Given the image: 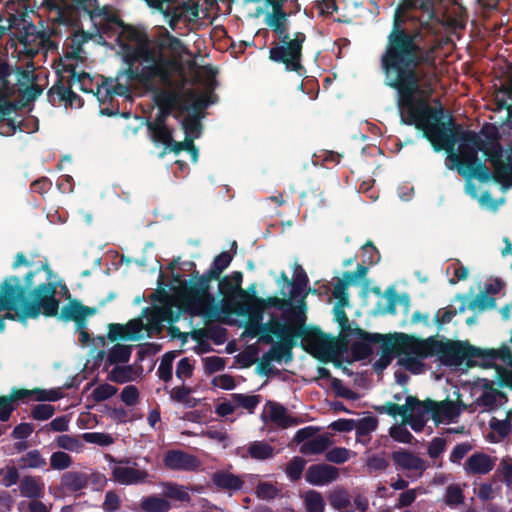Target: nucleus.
I'll return each instance as SVG.
<instances>
[{
  "label": "nucleus",
  "mask_w": 512,
  "mask_h": 512,
  "mask_svg": "<svg viewBox=\"0 0 512 512\" xmlns=\"http://www.w3.org/2000/svg\"><path fill=\"white\" fill-rule=\"evenodd\" d=\"M396 41L384 57L383 73L384 84L396 92L401 122L422 131L435 151H452L459 142V154L454 157L457 171L471 167L483 149V139L455 124L452 117L447 123L443 121L444 109L429 104L434 88L427 74L417 69V46L405 36Z\"/></svg>",
  "instance_id": "nucleus-1"
},
{
  "label": "nucleus",
  "mask_w": 512,
  "mask_h": 512,
  "mask_svg": "<svg viewBox=\"0 0 512 512\" xmlns=\"http://www.w3.org/2000/svg\"><path fill=\"white\" fill-rule=\"evenodd\" d=\"M165 50H170L173 54L184 50L183 42L167 30L153 45L143 41L134 46H126L123 58L127 64L124 74L128 80L147 86L158 79L162 84L170 85L173 72L180 64L175 57L166 56Z\"/></svg>",
  "instance_id": "nucleus-2"
},
{
  "label": "nucleus",
  "mask_w": 512,
  "mask_h": 512,
  "mask_svg": "<svg viewBox=\"0 0 512 512\" xmlns=\"http://www.w3.org/2000/svg\"><path fill=\"white\" fill-rule=\"evenodd\" d=\"M232 259L229 252L223 251L214 258L204 274L199 275L198 271H193L188 281L180 282V299L185 311L194 316L211 317L215 314V297L210 292V283L219 280Z\"/></svg>",
  "instance_id": "nucleus-3"
},
{
  "label": "nucleus",
  "mask_w": 512,
  "mask_h": 512,
  "mask_svg": "<svg viewBox=\"0 0 512 512\" xmlns=\"http://www.w3.org/2000/svg\"><path fill=\"white\" fill-rule=\"evenodd\" d=\"M412 9H419L422 11L423 15H426V20L424 22L420 21L421 25H427L428 22L433 19L438 20V16L434 9V0H402V3L395 9L392 29L387 36V43L380 58L382 70L383 60L389 48L397 42V39L403 36L410 38L414 45L417 46L415 50L418 61L417 69H419V66L424 62L423 48L420 43L423 38L421 28L418 26L413 28L407 26V22L410 19L414 21V17H410L407 14V11Z\"/></svg>",
  "instance_id": "nucleus-4"
},
{
  "label": "nucleus",
  "mask_w": 512,
  "mask_h": 512,
  "mask_svg": "<svg viewBox=\"0 0 512 512\" xmlns=\"http://www.w3.org/2000/svg\"><path fill=\"white\" fill-rule=\"evenodd\" d=\"M305 304L298 308H291L286 311L283 316L286 322L280 321L276 317H272L267 323H260L256 328H249L252 337L260 335L259 340L265 344H272L274 336L278 339L285 337H301L302 348H306V344L311 338L316 326H306Z\"/></svg>",
  "instance_id": "nucleus-5"
},
{
  "label": "nucleus",
  "mask_w": 512,
  "mask_h": 512,
  "mask_svg": "<svg viewBox=\"0 0 512 512\" xmlns=\"http://www.w3.org/2000/svg\"><path fill=\"white\" fill-rule=\"evenodd\" d=\"M377 410L388 416H459L461 412L458 402L448 397L436 401L431 398L420 400L413 395H408L403 405L387 402Z\"/></svg>",
  "instance_id": "nucleus-6"
},
{
  "label": "nucleus",
  "mask_w": 512,
  "mask_h": 512,
  "mask_svg": "<svg viewBox=\"0 0 512 512\" xmlns=\"http://www.w3.org/2000/svg\"><path fill=\"white\" fill-rule=\"evenodd\" d=\"M388 336L394 344L397 355L405 356L400 363L410 371L415 372V368L422 366L421 359L434 356L436 340L434 336L422 339L402 332H395Z\"/></svg>",
  "instance_id": "nucleus-7"
},
{
  "label": "nucleus",
  "mask_w": 512,
  "mask_h": 512,
  "mask_svg": "<svg viewBox=\"0 0 512 512\" xmlns=\"http://www.w3.org/2000/svg\"><path fill=\"white\" fill-rule=\"evenodd\" d=\"M306 34L295 32L293 37H282L278 42H273L269 49V60L284 65L285 71L294 72L299 77L306 75V69L302 64L303 45Z\"/></svg>",
  "instance_id": "nucleus-8"
},
{
  "label": "nucleus",
  "mask_w": 512,
  "mask_h": 512,
  "mask_svg": "<svg viewBox=\"0 0 512 512\" xmlns=\"http://www.w3.org/2000/svg\"><path fill=\"white\" fill-rule=\"evenodd\" d=\"M57 284L55 282L40 283L36 285L30 292L29 297L31 301L27 300L24 295V300L19 304H25L26 316L31 319H36L43 314L45 317H56L59 311L60 301L56 298Z\"/></svg>",
  "instance_id": "nucleus-9"
},
{
  "label": "nucleus",
  "mask_w": 512,
  "mask_h": 512,
  "mask_svg": "<svg viewBox=\"0 0 512 512\" xmlns=\"http://www.w3.org/2000/svg\"><path fill=\"white\" fill-rule=\"evenodd\" d=\"M7 22L17 32L19 42L29 53H37V50L31 47L32 45L46 47L52 44L50 36L45 31L37 29L27 11L9 14Z\"/></svg>",
  "instance_id": "nucleus-10"
},
{
  "label": "nucleus",
  "mask_w": 512,
  "mask_h": 512,
  "mask_svg": "<svg viewBox=\"0 0 512 512\" xmlns=\"http://www.w3.org/2000/svg\"><path fill=\"white\" fill-rule=\"evenodd\" d=\"M62 396L63 392L61 388H34L32 390L13 388L9 395L0 396V416H11V414L19 405V402H51L61 399Z\"/></svg>",
  "instance_id": "nucleus-11"
},
{
  "label": "nucleus",
  "mask_w": 512,
  "mask_h": 512,
  "mask_svg": "<svg viewBox=\"0 0 512 512\" xmlns=\"http://www.w3.org/2000/svg\"><path fill=\"white\" fill-rule=\"evenodd\" d=\"M476 352L477 347L466 341L435 340L434 355L446 366H459L466 361L468 367H474L477 365V360H474Z\"/></svg>",
  "instance_id": "nucleus-12"
},
{
  "label": "nucleus",
  "mask_w": 512,
  "mask_h": 512,
  "mask_svg": "<svg viewBox=\"0 0 512 512\" xmlns=\"http://www.w3.org/2000/svg\"><path fill=\"white\" fill-rule=\"evenodd\" d=\"M146 87L153 92V100L158 107L154 121L147 122V126H167V118L174 110L184 112L187 109L183 103L185 95L181 91L159 88L154 82Z\"/></svg>",
  "instance_id": "nucleus-13"
},
{
  "label": "nucleus",
  "mask_w": 512,
  "mask_h": 512,
  "mask_svg": "<svg viewBox=\"0 0 512 512\" xmlns=\"http://www.w3.org/2000/svg\"><path fill=\"white\" fill-rule=\"evenodd\" d=\"M307 352L323 363H333L336 368L341 369L342 360L339 358L340 344L339 340L329 334L324 333L319 327H315L311 338H309L306 348Z\"/></svg>",
  "instance_id": "nucleus-14"
},
{
  "label": "nucleus",
  "mask_w": 512,
  "mask_h": 512,
  "mask_svg": "<svg viewBox=\"0 0 512 512\" xmlns=\"http://www.w3.org/2000/svg\"><path fill=\"white\" fill-rule=\"evenodd\" d=\"M75 7L87 13L99 30L107 32L111 26H121L123 20L109 6L100 7L97 0H72Z\"/></svg>",
  "instance_id": "nucleus-15"
},
{
  "label": "nucleus",
  "mask_w": 512,
  "mask_h": 512,
  "mask_svg": "<svg viewBox=\"0 0 512 512\" xmlns=\"http://www.w3.org/2000/svg\"><path fill=\"white\" fill-rule=\"evenodd\" d=\"M24 300V289L18 276H8L0 285V311L16 309Z\"/></svg>",
  "instance_id": "nucleus-16"
},
{
  "label": "nucleus",
  "mask_w": 512,
  "mask_h": 512,
  "mask_svg": "<svg viewBox=\"0 0 512 512\" xmlns=\"http://www.w3.org/2000/svg\"><path fill=\"white\" fill-rule=\"evenodd\" d=\"M359 338L351 346V356L353 361H362L367 359L373 353L372 344H380L385 334L371 333L360 327L353 329V333Z\"/></svg>",
  "instance_id": "nucleus-17"
},
{
  "label": "nucleus",
  "mask_w": 512,
  "mask_h": 512,
  "mask_svg": "<svg viewBox=\"0 0 512 512\" xmlns=\"http://www.w3.org/2000/svg\"><path fill=\"white\" fill-rule=\"evenodd\" d=\"M339 478V469L329 464H313L305 472V480L313 486H326Z\"/></svg>",
  "instance_id": "nucleus-18"
},
{
  "label": "nucleus",
  "mask_w": 512,
  "mask_h": 512,
  "mask_svg": "<svg viewBox=\"0 0 512 512\" xmlns=\"http://www.w3.org/2000/svg\"><path fill=\"white\" fill-rule=\"evenodd\" d=\"M477 350L478 352L474 355V359H479L476 366L492 368L498 360L506 365H512V351L506 344H502L499 349H482L477 347Z\"/></svg>",
  "instance_id": "nucleus-19"
},
{
  "label": "nucleus",
  "mask_w": 512,
  "mask_h": 512,
  "mask_svg": "<svg viewBox=\"0 0 512 512\" xmlns=\"http://www.w3.org/2000/svg\"><path fill=\"white\" fill-rule=\"evenodd\" d=\"M149 474L146 470L136 468L134 466H127L118 463L112 467V479L121 485H136L146 482Z\"/></svg>",
  "instance_id": "nucleus-20"
},
{
  "label": "nucleus",
  "mask_w": 512,
  "mask_h": 512,
  "mask_svg": "<svg viewBox=\"0 0 512 512\" xmlns=\"http://www.w3.org/2000/svg\"><path fill=\"white\" fill-rule=\"evenodd\" d=\"M164 465L171 470L195 471L201 462L196 456L180 450L168 451L163 459Z\"/></svg>",
  "instance_id": "nucleus-21"
},
{
  "label": "nucleus",
  "mask_w": 512,
  "mask_h": 512,
  "mask_svg": "<svg viewBox=\"0 0 512 512\" xmlns=\"http://www.w3.org/2000/svg\"><path fill=\"white\" fill-rule=\"evenodd\" d=\"M62 289L68 294L67 298L69 302L61 308L60 312L58 311L56 317L60 320L70 322L75 321L81 316H93L96 314L97 309L95 307L85 306L77 299H70L71 295L66 285H63Z\"/></svg>",
  "instance_id": "nucleus-22"
},
{
  "label": "nucleus",
  "mask_w": 512,
  "mask_h": 512,
  "mask_svg": "<svg viewBox=\"0 0 512 512\" xmlns=\"http://www.w3.org/2000/svg\"><path fill=\"white\" fill-rule=\"evenodd\" d=\"M392 459L397 468L417 472L418 475H422L427 468V464L423 459L407 450L394 451Z\"/></svg>",
  "instance_id": "nucleus-23"
},
{
  "label": "nucleus",
  "mask_w": 512,
  "mask_h": 512,
  "mask_svg": "<svg viewBox=\"0 0 512 512\" xmlns=\"http://www.w3.org/2000/svg\"><path fill=\"white\" fill-rule=\"evenodd\" d=\"M212 483L222 491L233 493L240 491L245 483L244 477L232 473L230 470H218L211 476Z\"/></svg>",
  "instance_id": "nucleus-24"
},
{
  "label": "nucleus",
  "mask_w": 512,
  "mask_h": 512,
  "mask_svg": "<svg viewBox=\"0 0 512 512\" xmlns=\"http://www.w3.org/2000/svg\"><path fill=\"white\" fill-rule=\"evenodd\" d=\"M299 338L300 337L291 336L279 339V341L273 344L270 350L266 352L268 359L278 363L281 361L285 363L291 362L293 359V348L297 345Z\"/></svg>",
  "instance_id": "nucleus-25"
},
{
  "label": "nucleus",
  "mask_w": 512,
  "mask_h": 512,
  "mask_svg": "<svg viewBox=\"0 0 512 512\" xmlns=\"http://www.w3.org/2000/svg\"><path fill=\"white\" fill-rule=\"evenodd\" d=\"M44 483L39 476L27 475L19 484V491L23 497L39 499L44 495Z\"/></svg>",
  "instance_id": "nucleus-26"
},
{
  "label": "nucleus",
  "mask_w": 512,
  "mask_h": 512,
  "mask_svg": "<svg viewBox=\"0 0 512 512\" xmlns=\"http://www.w3.org/2000/svg\"><path fill=\"white\" fill-rule=\"evenodd\" d=\"M494 460L483 453H477L470 456L465 464V469L472 474H486L494 467Z\"/></svg>",
  "instance_id": "nucleus-27"
},
{
  "label": "nucleus",
  "mask_w": 512,
  "mask_h": 512,
  "mask_svg": "<svg viewBox=\"0 0 512 512\" xmlns=\"http://www.w3.org/2000/svg\"><path fill=\"white\" fill-rule=\"evenodd\" d=\"M380 349V358L373 364L376 373L383 372L391 364L394 356L397 355L394 344L388 334H385L384 339L380 342Z\"/></svg>",
  "instance_id": "nucleus-28"
},
{
  "label": "nucleus",
  "mask_w": 512,
  "mask_h": 512,
  "mask_svg": "<svg viewBox=\"0 0 512 512\" xmlns=\"http://www.w3.org/2000/svg\"><path fill=\"white\" fill-rule=\"evenodd\" d=\"M243 273L233 271L230 275L219 278L218 290L223 297H232L241 288Z\"/></svg>",
  "instance_id": "nucleus-29"
},
{
  "label": "nucleus",
  "mask_w": 512,
  "mask_h": 512,
  "mask_svg": "<svg viewBox=\"0 0 512 512\" xmlns=\"http://www.w3.org/2000/svg\"><path fill=\"white\" fill-rule=\"evenodd\" d=\"M147 129L151 133L152 141L157 145L164 146L161 156L167 154L174 142L172 130L168 126H147Z\"/></svg>",
  "instance_id": "nucleus-30"
},
{
  "label": "nucleus",
  "mask_w": 512,
  "mask_h": 512,
  "mask_svg": "<svg viewBox=\"0 0 512 512\" xmlns=\"http://www.w3.org/2000/svg\"><path fill=\"white\" fill-rule=\"evenodd\" d=\"M246 453L247 454H241V457L246 458L249 456L259 461L273 458L276 454L274 447L264 441H254L250 443L246 448Z\"/></svg>",
  "instance_id": "nucleus-31"
},
{
  "label": "nucleus",
  "mask_w": 512,
  "mask_h": 512,
  "mask_svg": "<svg viewBox=\"0 0 512 512\" xmlns=\"http://www.w3.org/2000/svg\"><path fill=\"white\" fill-rule=\"evenodd\" d=\"M385 296L388 299L387 307L385 310L386 313L395 315L397 312V304L403 307L405 313H408L411 303L409 294L403 293L401 295H398L395 288L393 286H390L386 289Z\"/></svg>",
  "instance_id": "nucleus-32"
},
{
  "label": "nucleus",
  "mask_w": 512,
  "mask_h": 512,
  "mask_svg": "<svg viewBox=\"0 0 512 512\" xmlns=\"http://www.w3.org/2000/svg\"><path fill=\"white\" fill-rule=\"evenodd\" d=\"M376 422L374 418H365L358 426L354 425V422L350 419H339L331 424L334 430L345 432L350 431L354 428L357 429L358 434H366L375 428Z\"/></svg>",
  "instance_id": "nucleus-33"
},
{
  "label": "nucleus",
  "mask_w": 512,
  "mask_h": 512,
  "mask_svg": "<svg viewBox=\"0 0 512 512\" xmlns=\"http://www.w3.org/2000/svg\"><path fill=\"white\" fill-rule=\"evenodd\" d=\"M70 88H72V81L68 79L67 85H65L62 76H59V79L47 92L49 103L53 106L60 105L63 102L66 104Z\"/></svg>",
  "instance_id": "nucleus-34"
},
{
  "label": "nucleus",
  "mask_w": 512,
  "mask_h": 512,
  "mask_svg": "<svg viewBox=\"0 0 512 512\" xmlns=\"http://www.w3.org/2000/svg\"><path fill=\"white\" fill-rule=\"evenodd\" d=\"M331 444L332 441L328 434L319 435L305 441L300 447V452L305 455H317L326 451Z\"/></svg>",
  "instance_id": "nucleus-35"
},
{
  "label": "nucleus",
  "mask_w": 512,
  "mask_h": 512,
  "mask_svg": "<svg viewBox=\"0 0 512 512\" xmlns=\"http://www.w3.org/2000/svg\"><path fill=\"white\" fill-rule=\"evenodd\" d=\"M458 173L467 179L476 178L480 182H488L492 179V174L488 167L479 161L476 160L471 167L468 168H459Z\"/></svg>",
  "instance_id": "nucleus-36"
},
{
  "label": "nucleus",
  "mask_w": 512,
  "mask_h": 512,
  "mask_svg": "<svg viewBox=\"0 0 512 512\" xmlns=\"http://www.w3.org/2000/svg\"><path fill=\"white\" fill-rule=\"evenodd\" d=\"M132 353V345L115 344L107 353L106 363L108 365H117L127 363Z\"/></svg>",
  "instance_id": "nucleus-37"
},
{
  "label": "nucleus",
  "mask_w": 512,
  "mask_h": 512,
  "mask_svg": "<svg viewBox=\"0 0 512 512\" xmlns=\"http://www.w3.org/2000/svg\"><path fill=\"white\" fill-rule=\"evenodd\" d=\"M88 483V475L81 472H67L62 476L61 484L69 491H79L86 487Z\"/></svg>",
  "instance_id": "nucleus-38"
},
{
  "label": "nucleus",
  "mask_w": 512,
  "mask_h": 512,
  "mask_svg": "<svg viewBox=\"0 0 512 512\" xmlns=\"http://www.w3.org/2000/svg\"><path fill=\"white\" fill-rule=\"evenodd\" d=\"M329 503L334 510L342 512H354L350 497L346 490L335 489L329 494Z\"/></svg>",
  "instance_id": "nucleus-39"
},
{
  "label": "nucleus",
  "mask_w": 512,
  "mask_h": 512,
  "mask_svg": "<svg viewBox=\"0 0 512 512\" xmlns=\"http://www.w3.org/2000/svg\"><path fill=\"white\" fill-rule=\"evenodd\" d=\"M64 71L70 73L69 80L72 81V86L75 83H78L81 91H83L85 93H89V92L94 93L93 89L91 87H89L92 85V82H93V79L90 76V74H88L85 71L77 72L76 67L74 65L65 66Z\"/></svg>",
  "instance_id": "nucleus-40"
},
{
  "label": "nucleus",
  "mask_w": 512,
  "mask_h": 512,
  "mask_svg": "<svg viewBox=\"0 0 512 512\" xmlns=\"http://www.w3.org/2000/svg\"><path fill=\"white\" fill-rule=\"evenodd\" d=\"M140 506L145 512H168L171 509L170 502L158 495L144 497Z\"/></svg>",
  "instance_id": "nucleus-41"
},
{
  "label": "nucleus",
  "mask_w": 512,
  "mask_h": 512,
  "mask_svg": "<svg viewBox=\"0 0 512 512\" xmlns=\"http://www.w3.org/2000/svg\"><path fill=\"white\" fill-rule=\"evenodd\" d=\"M308 283L309 279L307 273L305 272L301 265L296 263L294 265L293 278L289 282V285L292 286V290L290 293L291 298H296L298 295H300L308 286Z\"/></svg>",
  "instance_id": "nucleus-42"
},
{
  "label": "nucleus",
  "mask_w": 512,
  "mask_h": 512,
  "mask_svg": "<svg viewBox=\"0 0 512 512\" xmlns=\"http://www.w3.org/2000/svg\"><path fill=\"white\" fill-rule=\"evenodd\" d=\"M303 501L307 512H324L325 501L320 492L308 490L303 495Z\"/></svg>",
  "instance_id": "nucleus-43"
},
{
  "label": "nucleus",
  "mask_w": 512,
  "mask_h": 512,
  "mask_svg": "<svg viewBox=\"0 0 512 512\" xmlns=\"http://www.w3.org/2000/svg\"><path fill=\"white\" fill-rule=\"evenodd\" d=\"M265 311V306L259 304L258 302H253L250 305H246V308H242L238 310V315H246L250 320L249 328H256L263 319V314Z\"/></svg>",
  "instance_id": "nucleus-44"
},
{
  "label": "nucleus",
  "mask_w": 512,
  "mask_h": 512,
  "mask_svg": "<svg viewBox=\"0 0 512 512\" xmlns=\"http://www.w3.org/2000/svg\"><path fill=\"white\" fill-rule=\"evenodd\" d=\"M21 468L41 469L46 465V459L41 455L38 450H31L19 459Z\"/></svg>",
  "instance_id": "nucleus-45"
},
{
  "label": "nucleus",
  "mask_w": 512,
  "mask_h": 512,
  "mask_svg": "<svg viewBox=\"0 0 512 512\" xmlns=\"http://www.w3.org/2000/svg\"><path fill=\"white\" fill-rule=\"evenodd\" d=\"M102 90L105 91V98L107 96L118 95V96H126L129 92V86L121 83H113V81H104L101 86H97V91L95 95L101 100Z\"/></svg>",
  "instance_id": "nucleus-46"
},
{
  "label": "nucleus",
  "mask_w": 512,
  "mask_h": 512,
  "mask_svg": "<svg viewBox=\"0 0 512 512\" xmlns=\"http://www.w3.org/2000/svg\"><path fill=\"white\" fill-rule=\"evenodd\" d=\"M231 399L236 407L245 408L250 414L254 412V409L261 402L260 395H246L235 393L231 395Z\"/></svg>",
  "instance_id": "nucleus-47"
},
{
  "label": "nucleus",
  "mask_w": 512,
  "mask_h": 512,
  "mask_svg": "<svg viewBox=\"0 0 512 512\" xmlns=\"http://www.w3.org/2000/svg\"><path fill=\"white\" fill-rule=\"evenodd\" d=\"M425 490L422 487L410 488L402 491L396 500L395 508L398 509H407L410 507L415 501L418 495L424 494Z\"/></svg>",
  "instance_id": "nucleus-48"
},
{
  "label": "nucleus",
  "mask_w": 512,
  "mask_h": 512,
  "mask_svg": "<svg viewBox=\"0 0 512 512\" xmlns=\"http://www.w3.org/2000/svg\"><path fill=\"white\" fill-rule=\"evenodd\" d=\"M175 357L176 354L174 351L166 352L162 356L160 365L157 370V375L164 382H168L172 379L173 361Z\"/></svg>",
  "instance_id": "nucleus-49"
},
{
  "label": "nucleus",
  "mask_w": 512,
  "mask_h": 512,
  "mask_svg": "<svg viewBox=\"0 0 512 512\" xmlns=\"http://www.w3.org/2000/svg\"><path fill=\"white\" fill-rule=\"evenodd\" d=\"M490 427L492 429V433L489 434L490 440L492 442H498L509 433L511 423L509 418L502 420L494 419L490 422Z\"/></svg>",
  "instance_id": "nucleus-50"
},
{
  "label": "nucleus",
  "mask_w": 512,
  "mask_h": 512,
  "mask_svg": "<svg viewBox=\"0 0 512 512\" xmlns=\"http://www.w3.org/2000/svg\"><path fill=\"white\" fill-rule=\"evenodd\" d=\"M182 127L185 132V138H198L201 134L202 124L200 115H189L182 121Z\"/></svg>",
  "instance_id": "nucleus-51"
},
{
  "label": "nucleus",
  "mask_w": 512,
  "mask_h": 512,
  "mask_svg": "<svg viewBox=\"0 0 512 512\" xmlns=\"http://www.w3.org/2000/svg\"><path fill=\"white\" fill-rule=\"evenodd\" d=\"M306 461L298 456L293 457L285 468V474L291 481H298L305 469Z\"/></svg>",
  "instance_id": "nucleus-52"
},
{
  "label": "nucleus",
  "mask_w": 512,
  "mask_h": 512,
  "mask_svg": "<svg viewBox=\"0 0 512 512\" xmlns=\"http://www.w3.org/2000/svg\"><path fill=\"white\" fill-rule=\"evenodd\" d=\"M134 369L131 365L115 366L109 373L108 379L114 383H126L133 380Z\"/></svg>",
  "instance_id": "nucleus-53"
},
{
  "label": "nucleus",
  "mask_w": 512,
  "mask_h": 512,
  "mask_svg": "<svg viewBox=\"0 0 512 512\" xmlns=\"http://www.w3.org/2000/svg\"><path fill=\"white\" fill-rule=\"evenodd\" d=\"M288 17L289 14H285L284 16L274 17L272 19H266V24L272 29V31L277 34L278 39L282 37H291L288 32Z\"/></svg>",
  "instance_id": "nucleus-54"
},
{
  "label": "nucleus",
  "mask_w": 512,
  "mask_h": 512,
  "mask_svg": "<svg viewBox=\"0 0 512 512\" xmlns=\"http://www.w3.org/2000/svg\"><path fill=\"white\" fill-rule=\"evenodd\" d=\"M279 492L280 488L277 483L267 481H260L255 488L256 496L263 500L274 499Z\"/></svg>",
  "instance_id": "nucleus-55"
},
{
  "label": "nucleus",
  "mask_w": 512,
  "mask_h": 512,
  "mask_svg": "<svg viewBox=\"0 0 512 512\" xmlns=\"http://www.w3.org/2000/svg\"><path fill=\"white\" fill-rule=\"evenodd\" d=\"M181 151L189 152L192 156V160L194 162L197 161L198 149L194 144L193 137L185 138V140L182 142L174 141L169 152H174L175 154H179Z\"/></svg>",
  "instance_id": "nucleus-56"
},
{
  "label": "nucleus",
  "mask_w": 512,
  "mask_h": 512,
  "mask_svg": "<svg viewBox=\"0 0 512 512\" xmlns=\"http://www.w3.org/2000/svg\"><path fill=\"white\" fill-rule=\"evenodd\" d=\"M482 152L487 156V159L492 163V165L502 162V153L503 149L499 142L496 143H486L483 140V149Z\"/></svg>",
  "instance_id": "nucleus-57"
},
{
  "label": "nucleus",
  "mask_w": 512,
  "mask_h": 512,
  "mask_svg": "<svg viewBox=\"0 0 512 512\" xmlns=\"http://www.w3.org/2000/svg\"><path fill=\"white\" fill-rule=\"evenodd\" d=\"M352 456V452L344 447H335L326 452L327 461L335 464H342L348 461Z\"/></svg>",
  "instance_id": "nucleus-58"
},
{
  "label": "nucleus",
  "mask_w": 512,
  "mask_h": 512,
  "mask_svg": "<svg viewBox=\"0 0 512 512\" xmlns=\"http://www.w3.org/2000/svg\"><path fill=\"white\" fill-rule=\"evenodd\" d=\"M408 424H406V420L402 419V422L398 425H395L390 428L391 437L402 443H411L413 436L407 429Z\"/></svg>",
  "instance_id": "nucleus-59"
},
{
  "label": "nucleus",
  "mask_w": 512,
  "mask_h": 512,
  "mask_svg": "<svg viewBox=\"0 0 512 512\" xmlns=\"http://www.w3.org/2000/svg\"><path fill=\"white\" fill-rule=\"evenodd\" d=\"M72 465V458L69 454L57 451L50 457V466L54 470H65Z\"/></svg>",
  "instance_id": "nucleus-60"
},
{
  "label": "nucleus",
  "mask_w": 512,
  "mask_h": 512,
  "mask_svg": "<svg viewBox=\"0 0 512 512\" xmlns=\"http://www.w3.org/2000/svg\"><path fill=\"white\" fill-rule=\"evenodd\" d=\"M495 305V298L488 296L485 292H482L470 301L468 308L471 310L480 309L483 311L488 308H494Z\"/></svg>",
  "instance_id": "nucleus-61"
},
{
  "label": "nucleus",
  "mask_w": 512,
  "mask_h": 512,
  "mask_svg": "<svg viewBox=\"0 0 512 512\" xmlns=\"http://www.w3.org/2000/svg\"><path fill=\"white\" fill-rule=\"evenodd\" d=\"M82 439L88 443L97 444L99 446H109L114 442L112 435L100 432H88L82 434Z\"/></svg>",
  "instance_id": "nucleus-62"
},
{
  "label": "nucleus",
  "mask_w": 512,
  "mask_h": 512,
  "mask_svg": "<svg viewBox=\"0 0 512 512\" xmlns=\"http://www.w3.org/2000/svg\"><path fill=\"white\" fill-rule=\"evenodd\" d=\"M333 312L334 319L339 324L341 331L346 334H352L354 328H352L350 325L348 316L344 310V306L335 305Z\"/></svg>",
  "instance_id": "nucleus-63"
},
{
  "label": "nucleus",
  "mask_w": 512,
  "mask_h": 512,
  "mask_svg": "<svg viewBox=\"0 0 512 512\" xmlns=\"http://www.w3.org/2000/svg\"><path fill=\"white\" fill-rule=\"evenodd\" d=\"M494 173L492 178L498 183H506L512 176V163L506 164L503 161L494 164Z\"/></svg>",
  "instance_id": "nucleus-64"
}]
</instances>
